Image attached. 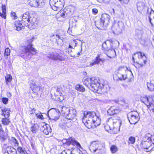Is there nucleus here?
Listing matches in <instances>:
<instances>
[{
	"mask_svg": "<svg viewBox=\"0 0 154 154\" xmlns=\"http://www.w3.org/2000/svg\"><path fill=\"white\" fill-rule=\"evenodd\" d=\"M22 22L24 26H28L31 29L35 28V23L32 21V18L30 17L29 12L27 11L23 14Z\"/></svg>",
	"mask_w": 154,
	"mask_h": 154,
	"instance_id": "nucleus-5",
	"label": "nucleus"
},
{
	"mask_svg": "<svg viewBox=\"0 0 154 154\" xmlns=\"http://www.w3.org/2000/svg\"><path fill=\"white\" fill-rule=\"evenodd\" d=\"M69 82L68 81H66L64 85V87H67L68 86V85L69 84Z\"/></svg>",
	"mask_w": 154,
	"mask_h": 154,
	"instance_id": "nucleus-57",
	"label": "nucleus"
},
{
	"mask_svg": "<svg viewBox=\"0 0 154 154\" xmlns=\"http://www.w3.org/2000/svg\"><path fill=\"white\" fill-rule=\"evenodd\" d=\"M69 55H70L71 57H75V55L74 54L72 53V52L71 53H69Z\"/></svg>",
	"mask_w": 154,
	"mask_h": 154,
	"instance_id": "nucleus-59",
	"label": "nucleus"
},
{
	"mask_svg": "<svg viewBox=\"0 0 154 154\" xmlns=\"http://www.w3.org/2000/svg\"><path fill=\"white\" fill-rule=\"evenodd\" d=\"M40 129L41 131L46 135H48L49 133H51V128L48 125H47L44 123L41 125Z\"/></svg>",
	"mask_w": 154,
	"mask_h": 154,
	"instance_id": "nucleus-18",
	"label": "nucleus"
},
{
	"mask_svg": "<svg viewBox=\"0 0 154 154\" xmlns=\"http://www.w3.org/2000/svg\"><path fill=\"white\" fill-rule=\"evenodd\" d=\"M130 123L131 124H135L137 123L140 119L139 115L137 112L130 113L128 116Z\"/></svg>",
	"mask_w": 154,
	"mask_h": 154,
	"instance_id": "nucleus-11",
	"label": "nucleus"
},
{
	"mask_svg": "<svg viewBox=\"0 0 154 154\" xmlns=\"http://www.w3.org/2000/svg\"><path fill=\"white\" fill-rule=\"evenodd\" d=\"M63 0H58L57 2L56 5L54 7V10H61L63 6Z\"/></svg>",
	"mask_w": 154,
	"mask_h": 154,
	"instance_id": "nucleus-22",
	"label": "nucleus"
},
{
	"mask_svg": "<svg viewBox=\"0 0 154 154\" xmlns=\"http://www.w3.org/2000/svg\"><path fill=\"white\" fill-rule=\"evenodd\" d=\"M1 109L2 112V115L4 116L5 117L8 118L10 116V109L8 107H5L2 109Z\"/></svg>",
	"mask_w": 154,
	"mask_h": 154,
	"instance_id": "nucleus-26",
	"label": "nucleus"
},
{
	"mask_svg": "<svg viewBox=\"0 0 154 154\" xmlns=\"http://www.w3.org/2000/svg\"><path fill=\"white\" fill-rule=\"evenodd\" d=\"M76 114V110L73 108H71L69 112L66 116L65 119H66L69 120H72L75 116Z\"/></svg>",
	"mask_w": 154,
	"mask_h": 154,
	"instance_id": "nucleus-16",
	"label": "nucleus"
},
{
	"mask_svg": "<svg viewBox=\"0 0 154 154\" xmlns=\"http://www.w3.org/2000/svg\"><path fill=\"white\" fill-rule=\"evenodd\" d=\"M65 143L67 145H69L72 144L73 146H76L79 149L80 151L82 152L80 149H82V148L81 147L80 144L76 140H75V139L72 138H70L69 139H66Z\"/></svg>",
	"mask_w": 154,
	"mask_h": 154,
	"instance_id": "nucleus-13",
	"label": "nucleus"
},
{
	"mask_svg": "<svg viewBox=\"0 0 154 154\" xmlns=\"http://www.w3.org/2000/svg\"><path fill=\"white\" fill-rule=\"evenodd\" d=\"M125 100H120L118 102H117L116 103H118L119 104H120L123 105H124V104H125Z\"/></svg>",
	"mask_w": 154,
	"mask_h": 154,
	"instance_id": "nucleus-54",
	"label": "nucleus"
},
{
	"mask_svg": "<svg viewBox=\"0 0 154 154\" xmlns=\"http://www.w3.org/2000/svg\"><path fill=\"white\" fill-rule=\"evenodd\" d=\"M148 140H151V143L150 144L152 145V147H154V136H152L150 138H148Z\"/></svg>",
	"mask_w": 154,
	"mask_h": 154,
	"instance_id": "nucleus-48",
	"label": "nucleus"
},
{
	"mask_svg": "<svg viewBox=\"0 0 154 154\" xmlns=\"http://www.w3.org/2000/svg\"><path fill=\"white\" fill-rule=\"evenodd\" d=\"M14 24L16 29L17 31L21 30L23 27V26L21 22L20 21H16L14 23Z\"/></svg>",
	"mask_w": 154,
	"mask_h": 154,
	"instance_id": "nucleus-30",
	"label": "nucleus"
},
{
	"mask_svg": "<svg viewBox=\"0 0 154 154\" xmlns=\"http://www.w3.org/2000/svg\"><path fill=\"white\" fill-rule=\"evenodd\" d=\"M5 79L6 84L8 85V83L11 82L12 78L11 75L9 74L7 75V76L5 77Z\"/></svg>",
	"mask_w": 154,
	"mask_h": 154,
	"instance_id": "nucleus-38",
	"label": "nucleus"
},
{
	"mask_svg": "<svg viewBox=\"0 0 154 154\" xmlns=\"http://www.w3.org/2000/svg\"><path fill=\"white\" fill-rule=\"evenodd\" d=\"M48 114L49 118V115H50L51 118L55 121L58 119L60 116V112H57L55 110H49L48 112Z\"/></svg>",
	"mask_w": 154,
	"mask_h": 154,
	"instance_id": "nucleus-17",
	"label": "nucleus"
},
{
	"mask_svg": "<svg viewBox=\"0 0 154 154\" xmlns=\"http://www.w3.org/2000/svg\"><path fill=\"white\" fill-rule=\"evenodd\" d=\"M69 124V123H67V122L66 123L65 122H62L60 123V125H62L65 128L66 127L69 128L70 125H68Z\"/></svg>",
	"mask_w": 154,
	"mask_h": 154,
	"instance_id": "nucleus-46",
	"label": "nucleus"
},
{
	"mask_svg": "<svg viewBox=\"0 0 154 154\" xmlns=\"http://www.w3.org/2000/svg\"><path fill=\"white\" fill-rule=\"evenodd\" d=\"M109 121L113 123L112 126L108 124L105 126V129L107 131L109 130H113L116 128H118L120 125L121 121L120 119H113L111 118L109 119Z\"/></svg>",
	"mask_w": 154,
	"mask_h": 154,
	"instance_id": "nucleus-9",
	"label": "nucleus"
},
{
	"mask_svg": "<svg viewBox=\"0 0 154 154\" xmlns=\"http://www.w3.org/2000/svg\"><path fill=\"white\" fill-rule=\"evenodd\" d=\"M110 149L112 153H115L117 151L118 148L116 146L113 145L110 147Z\"/></svg>",
	"mask_w": 154,
	"mask_h": 154,
	"instance_id": "nucleus-40",
	"label": "nucleus"
},
{
	"mask_svg": "<svg viewBox=\"0 0 154 154\" xmlns=\"http://www.w3.org/2000/svg\"><path fill=\"white\" fill-rule=\"evenodd\" d=\"M137 10L143 15L147 16L149 18V21L152 25L151 22L152 18H154V11L151 8L145 5V4L143 2H138L137 3Z\"/></svg>",
	"mask_w": 154,
	"mask_h": 154,
	"instance_id": "nucleus-2",
	"label": "nucleus"
},
{
	"mask_svg": "<svg viewBox=\"0 0 154 154\" xmlns=\"http://www.w3.org/2000/svg\"><path fill=\"white\" fill-rule=\"evenodd\" d=\"M142 147L143 149H146L147 152H149L154 150V147H152V145L150 144L148 141L143 142L141 143Z\"/></svg>",
	"mask_w": 154,
	"mask_h": 154,
	"instance_id": "nucleus-19",
	"label": "nucleus"
},
{
	"mask_svg": "<svg viewBox=\"0 0 154 154\" xmlns=\"http://www.w3.org/2000/svg\"><path fill=\"white\" fill-rule=\"evenodd\" d=\"M147 87L149 91H154V84L150 81L149 82H147Z\"/></svg>",
	"mask_w": 154,
	"mask_h": 154,
	"instance_id": "nucleus-33",
	"label": "nucleus"
},
{
	"mask_svg": "<svg viewBox=\"0 0 154 154\" xmlns=\"http://www.w3.org/2000/svg\"><path fill=\"white\" fill-rule=\"evenodd\" d=\"M9 140L12 141L13 143L15 144L18 145L19 143L17 141L16 138L14 137H11Z\"/></svg>",
	"mask_w": 154,
	"mask_h": 154,
	"instance_id": "nucleus-50",
	"label": "nucleus"
},
{
	"mask_svg": "<svg viewBox=\"0 0 154 154\" xmlns=\"http://www.w3.org/2000/svg\"><path fill=\"white\" fill-rule=\"evenodd\" d=\"M8 118L5 117V118L2 119V122L3 124L5 125H7L9 124L10 122L9 119H8Z\"/></svg>",
	"mask_w": 154,
	"mask_h": 154,
	"instance_id": "nucleus-39",
	"label": "nucleus"
},
{
	"mask_svg": "<svg viewBox=\"0 0 154 154\" xmlns=\"http://www.w3.org/2000/svg\"><path fill=\"white\" fill-rule=\"evenodd\" d=\"M5 150L8 154H17V150L11 146H8Z\"/></svg>",
	"mask_w": 154,
	"mask_h": 154,
	"instance_id": "nucleus-25",
	"label": "nucleus"
},
{
	"mask_svg": "<svg viewBox=\"0 0 154 154\" xmlns=\"http://www.w3.org/2000/svg\"><path fill=\"white\" fill-rule=\"evenodd\" d=\"M70 109L71 108L65 106H60L59 111L60 112L63 116L66 117Z\"/></svg>",
	"mask_w": 154,
	"mask_h": 154,
	"instance_id": "nucleus-21",
	"label": "nucleus"
},
{
	"mask_svg": "<svg viewBox=\"0 0 154 154\" xmlns=\"http://www.w3.org/2000/svg\"><path fill=\"white\" fill-rule=\"evenodd\" d=\"M113 33L117 35L122 33L125 29L124 23L121 21L115 22L112 26Z\"/></svg>",
	"mask_w": 154,
	"mask_h": 154,
	"instance_id": "nucleus-7",
	"label": "nucleus"
},
{
	"mask_svg": "<svg viewBox=\"0 0 154 154\" xmlns=\"http://www.w3.org/2000/svg\"><path fill=\"white\" fill-rule=\"evenodd\" d=\"M2 58V54L1 53V52L0 51V60H1Z\"/></svg>",
	"mask_w": 154,
	"mask_h": 154,
	"instance_id": "nucleus-64",
	"label": "nucleus"
},
{
	"mask_svg": "<svg viewBox=\"0 0 154 154\" xmlns=\"http://www.w3.org/2000/svg\"><path fill=\"white\" fill-rule=\"evenodd\" d=\"M5 134V132L3 130L0 131V135L3 134Z\"/></svg>",
	"mask_w": 154,
	"mask_h": 154,
	"instance_id": "nucleus-60",
	"label": "nucleus"
},
{
	"mask_svg": "<svg viewBox=\"0 0 154 154\" xmlns=\"http://www.w3.org/2000/svg\"><path fill=\"white\" fill-rule=\"evenodd\" d=\"M82 122L88 128H93L100 125V119L94 112L85 111Z\"/></svg>",
	"mask_w": 154,
	"mask_h": 154,
	"instance_id": "nucleus-1",
	"label": "nucleus"
},
{
	"mask_svg": "<svg viewBox=\"0 0 154 154\" xmlns=\"http://www.w3.org/2000/svg\"><path fill=\"white\" fill-rule=\"evenodd\" d=\"M2 13L0 12V16L2 18L6 19V7L5 5H2Z\"/></svg>",
	"mask_w": 154,
	"mask_h": 154,
	"instance_id": "nucleus-34",
	"label": "nucleus"
},
{
	"mask_svg": "<svg viewBox=\"0 0 154 154\" xmlns=\"http://www.w3.org/2000/svg\"><path fill=\"white\" fill-rule=\"evenodd\" d=\"M56 43L59 46H62L63 45V38L61 37L60 35H56Z\"/></svg>",
	"mask_w": 154,
	"mask_h": 154,
	"instance_id": "nucleus-31",
	"label": "nucleus"
},
{
	"mask_svg": "<svg viewBox=\"0 0 154 154\" xmlns=\"http://www.w3.org/2000/svg\"><path fill=\"white\" fill-rule=\"evenodd\" d=\"M70 44L72 45L73 47H74L76 46L77 45H80L81 47H82V42L78 39L73 40Z\"/></svg>",
	"mask_w": 154,
	"mask_h": 154,
	"instance_id": "nucleus-29",
	"label": "nucleus"
},
{
	"mask_svg": "<svg viewBox=\"0 0 154 154\" xmlns=\"http://www.w3.org/2000/svg\"><path fill=\"white\" fill-rule=\"evenodd\" d=\"M75 89L81 92H84L85 91V89L82 85H77L75 87Z\"/></svg>",
	"mask_w": 154,
	"mask_h": 154,
	"instance_id": "nucleus-36",
	"label": "nucleus"
},
{
	"mask_svg": "<svg viewBox=\"0 0 154 154\" xmlns=\"http://www.w3.org/2000/svg\"><path fill=\"white\" fill-rule=\"evenodd\" d=\"M109 16L106 14H103L99 21L96 22L95 25L98 28L107 26L109 21Z\"/></svg>",
	"mask_w": 154,
	"mask_h": 154,
	"instance_id": "nucleus-8",
	"label": "nucleus"
},
{
	"mask_svg": "<svg viewBox=\"0 0 154 154\" xmlns=\"http://www.w3.org/2000/svg\"><path fill=\"white\" fill-rule=\"evenodd\" d=\"M104 61L103 59L100 58L99 56L98 55L97 56L96 58L94 61L92 63H91L89 66L91 67L94 65L98 64L100 62H103Z\"/></svg>",
	"mask_w": 154,
	"mask_h": 154,
	"instance_id": "nucleus-32",
	"label": "nucleus"
},
{
	"mask_svg": "<svg viewBox=\"0 0 154 154\" xmlns=\"http://www.w3.org/2000/svg\"><path fill=\"white\" fill-rule=\"evenodd\" d=\"M128 70V69L127 67H121L119 68V72L117 74V75L118 77V78L120 80H122V79L125 80L127 78V75H124L123 74L121 75L122 76H120V75H121V71H126V70Z\"/></svg>",
	"mask_w": 154,
	"mask_h": 154,
	"instance_id": "nucleus-20",
	"label": "nucleus"
},
{
	"mask_svg": "<svg viewBox=\"0 0 154 154\" xmlns=\"http://www.w3.org/2000/svg\"><path fill=\"white\" fill-rule=\"evenodd\" d=\"M135 138L133 137H129L128 140L129 144L131 143V144H134L135 142Z\"/></svg>",
	"mask_w": 154,
	"mask_h": 154,
	"instance_id": "nucleus-44",
	"label": "nucleus"
},
{
	"mask_svg": "<svg viewBox=\"0 0 154 154\" xmlns=\"http://www.w3.org/2000/svg\"><path fill=\"white\" fill-rule=\"evenodd\" d=\"M120 110L118 108L114 107H111L107 111L108 114L110 115H113L120 112Z\"/></svg>",
	"mask_w": 154,
	"mask_h": 154,
	"instance_id": "nucleus-23",
	"label": "nucleus"
},
{
	"mask_svg": "<svg viewBox=\"0 0 154 154\" xmlns=\"http://www.w3.org/2000/svg\"><path fill=\"white\" fill-rule=\"evenodd\" d=\"M90 150L94 154H103L106 152L105 143H101L97 141H93L91 143Z\"/></svg>",
	"mask_w": 154,
	"mask_h": 154,
	"instance_id": "nucleus-4",
	"label": "nucleus"
},
{
	"mask_svg": "<svg viewBox=\"0 0 154 154\" xmlns=\"http://www.w3.org/2000/svg\"><path fill=\"white\" fill-rule=\"evenodd\" d=\"M91 78H86L83 82V84L87 86L90 90L92 89L91 85Z\"/></svg>",
	"mask_w": 154,
	"mask_h": 154,
	"instance_id": "nucleus-28",
	"label": "nucleus"
},
{
	"mask_svg": "<svg viewBox=\"0 0 154 154\" xmlns=\"http://www.w3.org/2000/svg\"><path fill=\"white\" fill-rule=\"evenodd\" d=\"M11 16L12 17H13L14 19H16L17 18V16H16V13L14 12H11Z\"/></svg>",
	"mask_w": 154,
	"mask_h": 154,
	"instance_id": "nucleus-55",
	"label": "nucleus"
},
{
	"mask_svg": "<svg viewBox=\"0 0 154 154\" xmlns=\"http://www.w3.org/2000/svg\"><path fill=\"white\" fill-rule=\"evenodd\" d=\"M99 79L95 77L91 78V85L92 89L91 90L95 92L101 91L103 93H105L106 91L104 90V86L103 85V88H102L99 86L100 84L98 82Z\"/></svg>",
	"mask_w": 154,
	"mask_h": 154,
	"instance_id": "nucleus-6",
	"label": "nucleus"
},
{
	"mask_svg": "<svg viewBox=\"0 0 154 154\" xmlns=\"http://www.w3.org/2000/svg\"><path fill=\"white\" fill-rule=\"evenodd\" d=\"M35 111L36 109H35V108H33L31 110V112L30 113V115H32V114H33L34 113H35Z\"/></svg>",
	"mask_w": 154,
	"mask_h": 154,
	"instance_id": "nucleus-56",
	"label": "nucleus"
},
{
	"mask_svg": "<svg viewBox=\"0 0 154 154\" xmlns=\"http://www.w3.org/2000/svg\"><path fill=\"white\" fill-rule=\"evenodd\" d=\"M108 41L104 42L103 44V47L106 50H107L108 52L106 54L107 56L110 58L115 57V56L116 55V53L115 50L113 49H111L109 50H108L105 47V46L106 45V42ZM109 42V41H108Z\"/></svg>",
	"mask_w": 154,
	"mask_h": 154,
	"instance_id": "nucleus-15",
	"label": "nucleus"
},
{
	"mask_svg": "<svg viewBox=\"0 0 154 154\" xmlns=\"http://www.w3.org/2000/svg\"><path fill=\"white\" fill-rule=\"evenodd\" d=\"M35 113L36 116L38 119H44L43 116L40 112L38 111L37 112Z\"/></svg>",
	"mask_w": 154,
	"mask_h": 154,
	"instance_id": "nucleus-43",
	"label": "nucleus"
},
{
	"mask_svg": "<svg viewBox=\"0 0 154 154\" xmlns=\"http://www.w3.org/2000/svg\"><path fill=\"white\" fill-rule=\"evenodd\" d=\"M2 101L5 104H7L8 103V99L6 97H3L2 99Z\"/></svg>",
	"mask_w": 154,
	"mask_h": 154,
	"instance_id": "nucleus-47",
	"label": "nucleus"
},
{
	"mask_svg": "<svg viewBox=\"0 0 154 154\" xmlns=\"http://www.w3.org/2000/svg\"><path fill=\"white\" fill-rule=\"evenodd\" d=\"M122 4H127L129 2V0H119Z\"/></svg>",
	"mask_w": 154,
	"mask_h": 154,
	"instance_id": "nucleus-51",
	"label": "nucleus"
},
{
	"mask_svg": "<svg viewBox=\"0 0 154 154\" xmlns=\"http://www.w3.org/2000/svg\"><path fill=\"white\" fill-rule=\"evenodd\" d=\"M45 2L44 0H38L37 3V6L36 8H43L45 5Z\"/></svg>",
	"mask_w": 154,
	"mask_h": 154,
	"instance_id": "nucleus-35",
	"label": "nucleus"
},
{
	"mask_svg": "<svg viewBox=\"0 0 154 154\" xmlns=\"http://www.w3.org/2000/svg\"><path fill=\"white\" fill-rule=\"evenodd\" d=\"M92 12L93 13H94L95 14L97 13L98 11L96 9H93L92 10Z\"/></svg>",
	"mask_w": 154,
	"mask_h": 154,
	"instance_id": "nucleus-58",
	"label": "nucleus"
},
{
	"mask_svg": "<svg viewBox=\"0 0 154 154\" xmlns=\"http://www.w3.org/2000/svg\"><path fill=\"white\" fill-rule=\"evenodd\" d=\"M140 100L142 103L146 106L147 108L149 110L154 113V104L150 102L152 100L151 98H148L146 96H144L141 97Z\"/></svg>",
	"mask_w": 154,
	"mask_h": 154,
	"instance_id": "nucleus-10",
	"label": "nucleus"
},
{
	"mask_svg": "<svg viewBox=\"0 0 154 154\" xmlns=\"http://www.w3.org/2000/svg\"><path fill=\"white\" fill-rule=\"evenodd\" d=\"M10 50L9 48H7L5 49V56H8L10 54Z\"/></svg>",
	"mask_w": 154,
	"mask_h": 154,
	"instance_id": "nucleus-49",
	"label": "nucleus"
},
{
	"mask_svg": "<svg viewBox=\"0 0 154 154\" xmlns=\"http://www.w3.org/2000/svg\"><path fill=\"white\" fill-rule=\"evenodd\" d=\"M100 101H101V103H106V101H105L104 100H99Z\"/></svg>",
	"mask_w": 154,
	"mask_h": 154,
	"instance_id": "nucleus-61",
	"label": "nucleus"
},
{
	"mask_svg": "<svg viewBox=\"0 0 154 154\" xmlns=\"http://www.w3.org/2000/svg\"><path fill=\"white\" fill-rule=\"evenodd\" d=\"M31 88L33 92L36 94H37L39 92L42 93L43 91V88L41 87L40 85L38 84L35 85V86Z\"/></svg>",
	"mask_w": 154,
	"mask_h": 154,
	"instance_id": "nucleus-27",
	"label": "nucleus"
},
{
	"mask_svg": "<svg viewBox=\"0 0 154 154\" xmlns=\"http://www.w3.org/2000/svg\"><path fill=\"white\" fill-rule=\"evenodd\" d=\"M37 125L35 124L33 125L30 128V130L33 133H35L38 129Z\"/></svg>",
	"mask_w": 154,
	"mask_h": 154,
	"instance_id": "nucleus-37",
	"label": "nucleus"
},
{
	"mask_svg": "<svg viewBox=\"0 0 154 154\" xmlns=\"http://www.w3.org/2000/svg\"><path fill=\"white\" fill-rule=\"evenodd\" d=\"M47 57L49 58L55 60H59L61 61L64 59V58L62 56L55 52L48 54Z\"/></svg>",
	"mask_w": 154,
	"mask_h": 154,
	"instance_id": "nucleus-14",
	"label": "nucleus"
},
{
	"mask_svg": "<svg viewBox=\"0 0 154 154\" xmlns=\"http://www.w3.org/2000/svg\"><path fill=\"white\" fill-rule=\"evenodd\" d=\"M72 52V51L71 50V49H69L68 50V53L69 54V53H71Z\"/></svg>",
	"mask_w": 154,
	"mask_h": 154,
	"instance_id": "nucleus-63",
	"label": "nucleus"
},
{
	"mask_svg": "<svg viewBox=\"0 0 154 154\" xmlns=\"http://www.w3.org/2000/svg\"><path fill=\"white\" fill-rule=\"evenodd\" d=\"M65 15V13H62V14H61V16L63 17L64 18V17H66Z\"/></svg>",
	"mask_w": 154,
	"mask_h": 154,
	"instance_id": "nucleus-62",
	"label": "nucleus"
},
{
	"mask_svg": "<svg viewBox=\"0 0 154 154\" xmlns=\"http://www.w3.org/2000/svg\"><path fill=\"white\" fill-rule=\"evenodd\" d=\"M137 57L140 59L139 61L140 63H138L141 67L143 66L144 64H146V57L144 53L143 54L140 52H138L134 54L133 56L132 59L134 60V57Z\"/></svg>",
	"mask_w": 154,
	"mask_h": 154,
	"instance_id": "nucleus-12",
	"label": "nucleus"
},
{
	"mask_svg": "<svg viewBox=\"0 0 154 154\" xmlns=\"http://www.w3.org/2000/svg\"><path fill=\"white\" fill-rule=\"evenodd\" d=\"M6 137L5 135V134L0 135V138L2 141L5 140Z\"/></svg>",
	"mask_w": 154,
	"mask_h": 154,
	"instance_id": "nucleus-53",
	"label": "nucleus"
},
{
	"mask_svg": "<svg viewBox=\"0 0 154 154\" xmlns=\"http://www.w3.org/2000/svg\"><path fill=\"white\" fill-rule=\"evenodd\" d=\"M136 32L138 33V34H136V35H137L138 37L139 38H140L141 36L142 31L139 29H137L136 30Z\"/></svg>",
	"mask_w": 154,
	"mask_h": 154,
	"instance_id": "nucleus-52",
	"label": "nucleus"
},
{
	"mask_svg": "<svg viewBox=\"0 0 154 154\" xmlns=\"http://www.w3.org/2000/svg\"><path fill=\"white\" fill-rule=\"evenodd\" d=\"M77 21L74 19H72L70 23V26L72 27L75 28L77 25Z\"/></svg>",
	"mask_w": 154,
	"mask_h": 154,
	"instance_id": "nucleus-41",
	"label": "nucleus"
},
{
	"mask_svg": "<svg viewBox=\"0 0 154 154\" xmlns=\"http://www.w3.org/2000/svg\"><path fill=\"white\" fill-rule=\"evenodd\" d=\"M54 94L57 97V100L61 101L63 100V96L62 95V94L61 92V90L60 88H57Z\"/></svg>",
	"mask_w": 154,
	"mask_h": 154,
	"instance_id": "nucleus-24",
	"label": "nucleus"
},
{
	"mask_svg": "<svg viewBox=\"0 0 154 154\" xmlns=\"http://www.w3.org/2000/svg\"><path fill=\"white\" fill-rule=\"evenodd\" d=\"M37 50L30 45L27 46H22L18 51V54L24 58L30 57L32 55L36 54Z\"/></svg>",
	"mask_w": 154,
	"mask_h": 154,
	"instance_id": "nucleus-3",
	"label": "nucleus"
},
{
	"mask_svg": "<svg viewBox=\"0 0 154 154\" xmlns=\"http://www.w3.org/2000/svg\"><path fill=\"white\" fill-rule=\"evenodd\" d=\"M17 149L20 154H25V151L22 147L19 146L17 147Z\"/></svg>",
	"mask_w": 154,
	"mask_h": 154,
	"instance_id": "nucleus-45",
	"label": "nucleus"
},
{
	"mask_svg": "<svg viewBox=\"0 0 154 154\" xmlns=\"http://www.w3.org/2000/svg\"><path fill=\"white\" fill-rule=\"evenodd\" d=\"M29 83L31 88L35 86V85H36L38 84L35 81L34 79H32L30 80L29 82Z\"/></svg>",
	"mask_w": 154,
	"mask_h": 154,
	"instance_id": "nucleus-42",
	"label": "nucleus"
}]
</instances>
